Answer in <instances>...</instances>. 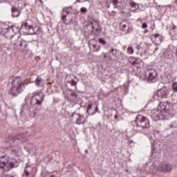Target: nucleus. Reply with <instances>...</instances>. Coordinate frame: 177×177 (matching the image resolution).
Segmentation results:
<instances>
[{"label":"nucleus","instance_id":"1","mask_svg":"<svg viewBox=\"0 0 177 177\" xmlns=\"http://www.w3.org/2000/svg\"><path fill=\"white\" fill-rule=\"evenodd\" d=\"M174 107L172 104L167 102L166 103L160 102L158 109L153 111L151 114V118L153 121H160V120H169L172 118V110Z\"/></svg>","mask_w":177,"mask_h":177},{"label":"nucleus","instance_id":"2","mask_svg":"<svg viewBox=\"0 0 177 177\" xmlns=\"http://www.w3.org/2000/svg\"><path fill=\"white\" fill-rule=\"evenodd\" d=\"M27 84L21 80L20 76H11L8 79V86H11L8 91L9 95L13 97H17L24 91Z\"/></svg>","mask_w":177,"mask_h":177},{"label":"nucleus","instance_id":"3","mask_svg":"<svg viewBox=\"0 0 177 177\" xmlns=\"http://www.w3.org/2000/svg\"><path fill=\"white\" fill-rule=\"evenodd\" d=\"M89 26H91L92 30L88 34V39H90L88 42L89 46H93L95 49L93 52H99L102 46L100 45L97 46V43L95 44H93L92 42L99 37V34L102 32V27L100 26V22L99 20L93 19L92 21L89 23Z\"/></svg>","mask_w":177,"mask_h":177},{"label":"nucleus","instance_id":"4","mask_svg":"<svg viewBox=\"0 0 177 177\" xmlns=\"http://www.w3.org/2000/svg\"><path fill=\"white\" fill-rule=\"evenodd\" d=\"M19 167V161L15 158H10L8 156H3L0 157V169H12Z\"/></svg>","mask_w":177,"mask_h":177},{"label":"nucleus","instance_id":"5","mask_svg":"<svg viewBox=\"0 0 177 177\" xmlns=\"http://www.w3.org/2000/svg\"><path fill=\"white\" fill-rule=\"evenodd\" d=\"M44 100H45V95L42 94V93L38 92L33 93V96L30 100V104L32 106H35V112L33 113L35 117L37 115V114H38V112L37 111H39V110H41Z\"/></svg>","mask_w":177,"mask_h":177},{"label":"nucleus","instance_id":"6","mask_svg":"<svg viewBox=\"0 0 177 177\" xmlns=\"http://www.w3.org/2000/svg\"><path fill=\"white\" fill-rule=\"evenodd\" d=\"M64 95V97L67 102H69L72 106H75L78 103V93L77 92H74V90L69 88L67 87V90L63 91Z\"/></svg>","mask_w":177,"mask_h":177},{"label":"nucleus","instance_id":"7","mask_svg":"<svg viewBox=\"0 0 177 177\" xmlns=\"http://www.w3.org/2000/svg\"><path fill=\"white\" fill-rule=\"evenodd\" d=\"M136 123L138 128L146 131L150 128V120L147 117L139 115L136 118Z\"/></svg>","mask_w":177,"mask_h":177},{"label":"nucleus","instance_id":"8","mask_svg":"<svg viewBox=\"0 0 177 177\" xmlns=\"http://www.w3.org/2000/svg\"><path fill=\"white\" fill-rule=\"evenodd\" d=\"M28 139V138L26 136V134H18L15 137H10L6 141V143L10 147H15L17 143H20V142H26Z\"/></svg>","mask_w":177,"mask_h":177},{"label":"nucleus","instance_id":"9","mask_svg":"<svg viewBox=\"0 0 177 177\" xmlns=\"http://www.w3.org/2000/svg\"><path fill=\"white\" fill-rule=\"evenodd\" d=\"M145 75L147 77V81L149 84L156 82L158 80V73L156 69L149 67L145 71Z\"/></svg>","mask_w":177,"mask_h":177},{"label":"nucleus","instance_id":"10","mask_svg":"<svg viewBox=\"0 0 177 177\" xmlns=\"http://www.w3.org/2000/svg\"><path fill=\"white\" fill-rule=\"evenodd\" d=\"M19 32H20L19 27L16 26H11L6 29V32L3 34V36H4V37L6 38V39H10L11 41H12L13 37Z\"/></svg>","mask_w":177,"mask_h":177},{"label":"nucleus","instance_id":"11","mask_svg":"<svg viewBox=\"0 0 177 177\" xmlns=\"http://www.w3.org/2000/svg\"><path fill=\"white\" fill-rule=\"evenodd\" d=\"M156 95L158 99H168L171 97V93H169V89L167 87H162L156 91Z\"/></svg>","mask_w":177,"mask_h":177},{"label":"nucleus","instance_id":"12","mask_svg":"<svg viewBox=\"0 0 177 177\" xmlns=\"http://www.w3.org/2000/svg\"><path fill=\"white\" fill-rule=\"evenodd\" d=\"M12 45L14 46H19V49L21 50V52H27L28 50V41L21 39L19 41H14L13 40L12 41Z\"/></svg>","mask_w":177,"mask_h":177},{"label":"nucleus","instance_id":"13","mask_svg":"<svg viewBox=\"0 0 177 177\" xmlns=\"http://www.w3.org/2000/svg\"><path fill=\"white\" fill-rule=\"evenodd\" d=\"M158 171L163 172L164 174H168L172 171V165L168 162H162L156 168Z\"/></svg>","mask_w":177,"mask_h":177},{"label":"nucleus","instance_id":"14","mask_svg":"<svg viewBox=\"0 0 177 177\" xmlns=\"http://www.w3.org/2000/svg\"><path fill=\"white\" fill-rule=\"evenodd\" d=\"M129 62L130 64L135 66L136 67H137V68H140V67H143V61L140 58L130 57L129 58Z\"/></svg>","mask_w":177,"mask_h":177},{"label":"nucleus","instance_id":"15","mask_svg":"<svg viewBox=\"0 0 177 177\" xmlns=\"http://www.w3.org/2000/svg\"><path fill=\"white\" fill-rule=\"evenodd\" d=\"M97 111H99V106L97 105L90 104L87 106L86 113L88 115H95Z\"/></svg>","mask_w":177,"mask_h":177},{"label":"nucleus","instance_id":"16","mask_svg":"<svg viewBox=\"0 0 177 177\" xmlns=\"http://www.w3.org/2000/svg\"><path fill=\"white\" fill-rule=\"evenodd\" d=\"M175 49V46L172 44H169L168 46V50L163 53V56L165 59H172V53Z\"/></svg>","mask_w":177,"mask_h":177},{"label":"nucleus","instance_id":"17","mask_svg":"<svg viewBox=\"0 0 177 177\" xmlns=\"http://www.w3.org/2000/svg\"><path fill=\"white\" fill-rule=\"evenodd\" d=\"M12 17H19L21 15V10L19 9L17 7L12 6L11 8Z\"/></svg>","mask_w":177,"mask_h":177},{"label":"nucleus","instance_id":"18","mask_svg":"<svg viewBox=\"0 0 177 177\" xmlns=\"http://www.w3.org/2000/svg\"><path fill=\"white\" fill-rule=\"evenodd\" d=\"M70 13V11H64L62 12V19L63 21V23L66 24V26H68L70 23L73 22V17L71 18V21L69 22H67V15Z\"/></svg>","mask_w":177,"mask_h":177},{"label":"nucleus","instance_id":"19","mask_svg":"<svg viewBox=\"0 0 177 177\" xmlns=\"http://www.w3.org/2000/svg\"><path fill=\"white\" fill-rule=\"evenodd\" d=\"M32 171V168L28 164L26 165L23 174V177H29L30 173Z\"/></svg>","mask_w":177,"mask_h":177},{"label":"nucleus","instance_id":"20","mask_svg":"<svg viewBox=\"0 0 177 177\" xmlns=\"http://www.w3.org/2000/svg\"><path fill=\"white\" fill-rule=\"evenodd\" d=\"M114 8H122L124 6V0H111Z\"/></svg>","mask_w":177,"mask_h":177},{"label":"nucleus","instance_id":"21","mask_svg":"<svg viewBox=\"0 0 177 177\" xmlns=\"http://www.w3.org/2000/svg\"><path fill=\"white\" fill-rule=\"evenodd\" d=\"M76 115H79L76 120V124L77 125H81V124H85V118L84 115H81L80 113H76Z\"/></svg>","mask_w":177,"mask_h":177},{"label":"nucleus","instance_id":"22","mask_svg":"<svg viewBox=\"0 0 177 177\" xmlns=\"http://www.w3.org/2000/svg\"><path fill=\"white\" fill-rule=\"evenodd\" d=\"M35 84L36 86H39L41 88L44 85V80L41 78V77L37 76L36 80H35Z\"/></svg>","mask_w":177,"mask_h":177},{"label":"nucleus","instance_id":"23","mask_svg":"<svg viewBox=\"0 0 177 177\" xmlns=\"http://www.w3.org/2000/svg\"><path fill=\"white\" fill-rule=\"evenodd\" d=\"M129 5L131 8V11L132 12H136L138 10V9H139V4L135 3L134 1H131L129 2Z\"/></svg>","mask_w":177,"mask_h":177},{"label":"nucleus","instance_id":"24","mask_svg":"<svg viewBox=\"0 0 177 177\" xmlns=\"http://www.w3.org/2000/svg\"><path fill=\"white\" fill-rule=\"evenodd\" d=\"M78 77H75V78L71 81H68L67 83L71 85V86H75V89L77 90V84L78 82Z\"/></svg>","mask_w":177,"mask_h":177},{"label":"nucleus","instance_id":"25","mask_svg":"<svg viewBox=\"0 0 177 177\" xmlns=\"http://www.w3.org/2000/svg\"><path fill=\"white\" fill-rule=\"evenodd\" d=\"M30 111V106L28 104H24L21 109V114H26Z\"/></svg>","mask_w":177,"mask_h":177},{"label":"nucleus","instance_id":"26","mask_svg":"<svg viewBox=\"0 0 177 177\" xmlns=\"http://www.w3.org/2000/svg\"><path fill=\"white\" fill-rule=\"evenodd\" d=\"M21 28H26V30H28L29 31H34V28L31 26H28L27 23H23L21 26Z\"/></svg>","mask_w":177,"mask_h":177},{"label":"nucleus","instance_id":"27","mask_svg":"<svg viewBox=\"0 0 177 177\" xmlns=\"http://www.w3.org/2000/svg\"><path fill=\"white\" fill-rule=\"evenodd\" d=\"M109 111H111L112 113V114L109 115L111 117H113V114H115L114 116V118H115V120H117V118H118L117 110L111 109V110H109Z\"/></svg>","mask_w":177,"mask_h":177},{"label":"nucleus","instance_id":"28","mask_svg":"<svg viewBox=\"0 0 177 177\" xmlns=\"http://www.w3.org/2000/svg\"><path fill=\"white\" fill-rule=\"evenodd\" d=\"M99 42H100V44H101V45H106V44H107L106 40H104V39H103V38H100Z\"/></svg>","mask_w":177,"mask_h":177},{"label":"nucleus","instance_id":"29","mask_svg":"<svg viewBox=\"0 0 177 177\" xmlns=\"http://www.w3.org/2000/svg\"><path fill=\"white\" fill-rule=\"evenodd\" d=\"M127 53H128V55H132V53H133V48L129 47L127 48Z\"/></svg>","mask_w":177,"mask_h":177},{"label":"nucleus","instance_id":"30","mask_svg":"<svg viewBox=\"0 0 177 177\" xmlns=\"http://www.w3.org/2000/svg\"><path fill=\"white\" fill-rule=\"evenodd\" d=\"M172 89H173L174 92H177V82L173 83Z\"/></svg>","mask_w":177,"mask_h":177},{"label":"nucleus","instance_id":"31","mask_svg":"<svg viewBox=\"0 0 177 177\" xmlns=\"http://www.w3.org/2000/svg\"><path fill=\"white\" fill-rule=\"evenodd\" d=\"M80 12H81V13H87V12H88V8H85V7H82V8H81V9H80Z\"/></svg>","mask_w":177,"mask_h":177},{"label":"nucleus","instance_id":"32","mask_svg":"<svg viewBox=\"0 0 177 177\" xmlns=\"http://www.w3.org/2000/svg\"><path fill=\"white\" fill-rule=\"evenodd\" d=\"M170 128H177V121L172 122Z\"/></svg>","mask_w":177,"mask_h":177},{"label":"nucleus","instance_id":"33","mask_svg":"<svg viewBox=\"0 0 177 177\" xmlns=\"http://www.w3.org/2000/svg\"><path fill=\"white\" fill-rule=\"evenodd\" d=\"M176 30V26L175 25H173L169 31V34L171 35L172 34V31Z\"/></svg>","mask_w":177,"mask_h":177},{"label":"nucleus","instance_id":"34","mask_svg":"<svg viewBox=\"0 0 177 177\" xmlns=\"http://www.w3.org/2000/svg\"><path fill=\"white\" fill-rule=\"evenodd\" d=\"M30 34H31V35L35 34V35H38L41 34V28H39L37 30L36 32H31Z\"/></svg>","mask_w":177,"mask_h":177},{"label":"nucleus","instance_id":"35","mask_svg":"<svg viewBox=\"0 0 177 177\" xmlns=\"http://www.w3.org/2000/svg\"><path fill=\"white\" fill-rule=\"evenodd\" d=\"M127 24H122V31H127Z\"/></svg>","mask_w":177,"mask_h":177},{"label":"nucleus","instance_id":"36","mask_svg":"<svg viewBox=\"0 0 177 177\" xmlns=\"http://www.w3.org/2000/svg\"><path fill=\"white\" fill-rule=\"evenodd\" d=\"M141 27H142V28H143V29L147 28V24H146V23L142 24V25Z\"/></svg>","mask_w":177,"mask_h":177},{"label":"nucleus","instance_id":"37","mask_svg":"<svg viewBox=\"0 0 177 177\" xmlns=\"http://www.w3.org/2000/svg\"><path fill=\"white\" fill-rule=\"evenodd\" d=\"M5 177H17V175H10V174H6Z\"/></svg>","mask_w":177,"mask_h":177},{"label":"nucleus","instance_id":"38","mask_svg":"<svg viewBox=\"0 0 177 177\" xmlns=\"http://www.w3.org/2000/svg\"><path fill=\"white\" fill-rule=\"evenodd\" d=\"M28 100H30V95H28L26 98H25V101L26 103L28 102Z\"/></svg>","mask_w":177,"mask_h":177},{"label":"nucleus","instance_id":"39","mask_svg":"<svg viewBox=\"0 0 177 177\" xmlns=\"http://www.w3.org/2000/svg\"><path fill=\"white\" fill-rule=\"evenodd\" d=\"M154 38H158L160 37V34L156 33L153 35Z\"/></svg>","mask_w":177,"mask_h":177},{"label":"nucleus","instance_id":"40","mask_svg":"<svg viewBox=\"0 0 177 177\" xmlns=\"http://www.w3.org/2000/svg\"><path fill=\"white\" fill-rule=\"evenodd\" d=\"M86 1L88 0H77V2L83 3V2H86Z\"/></svg>","mask_w":177,"mask_h":177},{"label":"nucleus","instance_id":"41","mask_svg":"<svg viewBox=\"0 0 177 177\" xmlns=\"http://www.w3.org/2000/svg\"><path fill=\"white\" fill-rule=\"evenodd\" d=\"M138 50H140L142 49V46L140 45L137 46Z\"/></svg>","mask_w":177,"mask_h":177},{"label":"nucleus","instance_id":"42","mask_svg":"<svg viewBox=\"0 0 177 177\" xmlns=\"http://www.w3.org/2000/svg\"><path fill=\"white\" fill-rule=\"evenodd\" d=\"M158 50V47L156 46L154 50H153V53H156V52H157Z\"/></svg>","mask_w":177,"mask_h":177},{"label":"nucleus","instance_id":"43","mask_svg":"<svg viewBox=\"0 0 177 177\" xmlns=\"http://www.w3.org/2000/svg\"><path fill=\"white\" fill-rule=\"evenodd\" d=\"M114 53V48H111L109 51V53Z\"/></svg>","mask_w":177,"mask_h":177},{"label":"nucleus","instance_id":"44","mask_svg":"<svg viewBox=\"0 0 177 177\" xmlns=\"http://www.w3.org/2000/svg\"><path fill=\"white\" fill-rule=\"evenodd\" d=\"M132 143H133V140H130V141L129 142V145H132Z\"/></svg>","mask_w":177,"mask_h":177},{"label":"nucleus","instance_id":"45","mask_svg":"<svg viewBox=\"0 0 177 177\" xmlns=\"http://www.w3.org/2000/svg\"><path fill=\"white\" fill-rule=\"evenodd\" d=\"M151 154H154V148H153L151 150Z\"/></svg>","mask_w":177,"mask_h":177},{"label":"nucleus","instance_id":"46","mask_svg":"<svg viewBox=\"0 0 177 177\" xmlns=\"http://www.w3.org/2000/svg\"><path fill=\"white\" fill-rule=\"evenodd\" d=\"M74 115H75V112H74V113L72 114L71 117H74Z\"/></svg>","mask_w":177,"mask_h":177},{"label":"nucleus","instance_id":"47","mask_svg":"<svg viewBox=\"0 0 177 177\" xmlns=\"http://www.w3.org/2000/svg\"><path fill=\"white\" fill-rule=\"evenodd\" d=\"M145 32L146 33V32H149V30H145Z\"/></svg>","mask_w":177,"mask_h":177},{"label":"nucleus","instance_id":"48","mask_svg":"<svg viewBox=\"0 0 177 177\" xmlns=\"http://www.w3.org/2000/svg\"><path fill=\"white\" fill-rule=\"evenodd\" d=\"M90 19H92V17L89 16V17H88V20H89Z\"/></svg>","mask_w":177,"mask_h":177},{"label":"nucleus","instance_id":"49","mask_svg":"<svg viewBox=\"0 0 177 177\" xmlns=\"http://www.w3.org/2000/svg\"><path fill=\"white\" fill-rule=\"evenodd\" d=\"M17 39H19V37H18V38H17Z\"/></svg>","mask_w":177,"mask_h":177}]
</instances>
